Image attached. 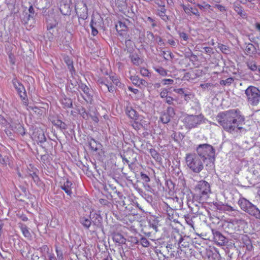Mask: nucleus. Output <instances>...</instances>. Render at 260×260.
<instances>
[{
    "instance_id": "f257e3e1",
    "label": "nucleus",
    "mask_w": 260,
    "mask_h": 260,
    "mask_svg": "<svg viewBox=\"0 0 260 260\" xmlns=\"http://www.w3.org/2000/svg\"><path fill=\"white\" fill-rule=\"evenodd\" d=\"M218 123L226 131L231 134H245L247 129L242 126L245 117L238 109H231L220 112L216 116Z\"/></svg>"
},
{
    "instance_id": "f03ea898",
    "label": "nucleus",
    "mask_w": 260,
    "mask_h": 260,
    "mask_svg": "<svg viewBox=\"0 0 260 260\" xmlns=\"http://www.w3.org/2000/svg\"><path fill=\"white\" fill-rule=\"evenodd\" d=\"M194 191L193 199L199 203L205 202L209 198V194L211 192L210 185L208 182L201 180L195 186Z\"/></svg>"
},
{
    "instance_id": "7ed1b4c3",
    "label": "nucleus",
    "mask_w": 260,
    "mask_h": 260,
    "mask_svg": "<svg viewBox=\"0 0 260 260\" xmlns=\"http://www.w3.org/2000/svg\"><path fill=\"white\" fill-rule=\"evenodd\" d=\"M185 162L187 166L193 173H199L204 168V161L196 153H187L185 156Z\"/></svg>"
},
{
    "instance_id": "20e7f679",
    "label": "nucleus",
    "mask_w": 260,
    "mask_h": 260,
    "mask_svg": "<svg viewBox=\"0 0 260 260\" xmlns=\"http://www.w3.org/2000/svg\"><path fill=\"white\" fill-rule=\"evenodd\" d=\"M238 205L241 210L260 220V210L254 205L245 198H240L238 201Z\"/></svg>"
},
{
    "instance_id": "39448f33",
    "label": "nucleus",
    "mask_w": 260,
    "mask_h": 260,
    "mask_svg": "<svg viewBox=\"0 0 260 260\" xmlns=\"http://www.w3.org/2000/svg\"><path fill=\"white\" fill-rule=\"evenodd\" d=\"M197 155L204 161L207 159L214 158L215 150L212 146L208 144H202L199 145L196 148Z\"/></svg>"
},
{
    "instance_id": "423d86ee",
    "label": "nucleus",
    "mask_w": 260,
    "mask_h": 260,
    "mask_svg": "<svg viewBox=\"0 0 260 260\" xmlns=\"http://www.w3.org/2000/svg\"><path fill=\"white\" fill-rule=\"evenodd\" d=\"M245 94L248 103L253 106H256L260 102V90L253 86H249L245 90Z\"/></svg>"
},
{
    "instance_id": "0eeeda50",
    "label": "nucleus",
    "mask_w": 260,
    "mask_h": 260,
    "mask_svg": "<svg viewBox=\"0 0 260 260\" xmlns=\"http://www.w3.org/2000/svg\"><path fill=\"white\" fill-rule=\"evenodd\" d=\"M204 117L202 114L198 115H190L185 117L184 121L186 126L189 129H191L204 122Z\"/></svg>"
},
{
    "instance_id": "6e6552de",
    "label": "nucleus",
    "mask_w": 260,
    "mask_h": 260,
    "mask_svg": "<svg viewBox=\"0 0 260 260\" xmlns=\"http://www.w3.org/2000/svg\"><path fill=\"white\" fill-rule=\"evenodd\" d=\"M46 19L47 23V29L50 30L57 25L59 21L60 16L57 14L50 13L46 16Z\"/></svg>"
},
{
    "instance_id": "1a4fd4ad",
    "label": "nucleus",
    "mask_w": 260,
    "mask_h": 260,
    "mask_svg": "<svg viewBox=\"0 0 260 260\" xmlns=\"http://www.w3.org/2000/svg\"><path fill=\"white\" fill-rule=\"evenodd\" d=\"M13 84L21 99L24 101L25 105L27 103V99L26 91L23 85L17 80L14 79L12 81Z\"/></svg>"
},
{
    "instance_id": "9d476101",
    "label": "nucleus",
    "mask_w": 260,
    "mask_h": 260,
    "mask_svg": "<svg viewBox=\"0 0 260 260\" xmlns=\"http://www.w3.org/2000/svg\"><path fill=\"white\" fill-rule=\"evenodd\" d=\"M79 87L84 92L85 95H82L84 100L90 104H91L92 101V96L91 94V90L90 89L84 84L81 83L79 85Z\"/></svg>"
},
{
    "instance_id": "9b49d317",
    "label": "nucleus",
    "mask_w": 260,
    "mask_h": 260,
    "mask_svg": "<svg viewBox=\"0 0 260 260\" xmlns=\"http://www.w3.org/2000/svg\"><path fill=\"white\" fill-rule=\"evenodd\" d=\"M23 16L21 17V21L26 26H32L35 23V16L28 13L27 12H24Z\"/></svg>"
},
{
    "instance_id": "f8f14e48",
    "label": "nucleus",
    "mask_w": 260,
    "mask_h": 260,
    "mask_svg": "<svg viewBox=\"0 0 260 260\" xmlns=\"http://www.w3.org/2000/svg\"><path fill=\"white\" fill-rule=\"evenodd\" d=\"M79 7H81V11L77 10V15L79 18L83 20L87 18V8L86 4L83 1L79 2Z\"/></svg>"
},
{
    "instance_id": "ddd939ff",
    "label": "nucleus",
    "mask_w": 260,
    "mask_h": 260,
    "mask_svg": "<svg viewBox=\"0 0 260 260\" xmlns=\"http://www.w3.org/2000/svg\"><path fill=\"white\" fill-rule=\"evenodd\" d=\"M164 208L168 215V218L171 221H175L176 220L175 217L177 216L175 210L167 203H165Z\"/></svg>"
},
{
    "instance_id": "4468645a",
    "label": "nucleus",
    "mask_w": 260,
    "mask_h": 260,
    "mask_svg": "<svg viewBox=\"0 0 260 260\" xmlns=\"http://www.w3.org/2000/svg\"><path fill=\"white\" fill-rule=\"evenodd\" d=\"M11 129L15 133L23 136L25 134L24 127L20 123L12 122L10 124Z\"/></svg>"
},
{
    "instance_id": "2eb2a0df",
    "label": "nucleus",
    "mask_w": 260,
    "mask_h": 260,
    "mask_svg": "<svg viewBox=\"0 0 260 260\" xmlns=\"http://www.w3.org/2000/svg\"><path fill=\"white\" fill-rule=\"evenodd\" d=\"M248 68L251 71L255 72V74L260 75V66L257 65L254 60H249L246 62Z\"/></svg>"
},
{
    "instance_id": "dca6fc26",
    "label": "nucleus",
    "mask_w": 260,
    "mask_h": 260,
    "mask_svg": "<svg viewBox=\"0 0 260 260\" xmlns=\"http://www.w3.org/2000/svg\"><path fill=\"white\" fill-rule=\"evenodd\" d=\"M88 144L91 150L93 151H97L98 150L101 149L102 145L98 141L95 139L90 138L88 139Z\"/></svg>"
},
{
    "instance_id": "f3484780",
    "label": "nucleus",
    "mask_w": 260,
    "mask_h": 260,
    "mask_svg": "<svg viewBox=\"0 0 260 260\" xmlns=\"http://www.w3.org/2000/svg\"><path fill=\"white\" fill-rule=\"evenodd\" d=\"M73 188V183L71 181L67 180L63 185L61 186V188L66 193L71 196L73 192L72 191V189Z\"/></svg>"
},
{
    "instance_id": "a211bd4d",
    "label": "nucleus",
    "mask_w": 260,
    "mask_h": 260,
    "mask_svg": "<svg viewBox=\"0 0 260 260\" xmlns=\"http://www.w3.org/2000/svg\"><path fill=\"white\" fill-rule=\"evenodd\" d=\"M60 11L63 15H70L71 12L70 4L68 3L62 2L60 4Z\"/></svg>"
},
{
    "instance_id": "6ab92c4d",
    "label": "nucleus",
    "mask_w": 260,
    "mask_h": 260,
    "mask_svg": "<svg viewBox=\"0 0 260 260\" xmlns=\"http://www.w3.org/2000/svg\"><path fill=\"white\" fill-rule=\"evenodd\" d=\"M60 101L64 108H71L73 106L72 100L65 95L62 96Z\"/></svg>"
},
{
    "instance_id": "aec40b11",
    "label": "nucleus",
    "mask_w": 260,
    "mask_h": 260,
    "mask_svg": "<svg viewBox=\"0 0 260 260\" xmlns=\"http://www.w3.org/2000/svg\"><path fill=\"white\" fill-rule=\"evenodd\" d=\"M189 245V237L188 236H182L181 235L180 241L179 240V243L178 244V248L181 249L182 247L186 248L188 247Z\"/></svg>"
},
{
    "instance_id": "412c9836",
    "label": "nucleus",
    "mask_w": 260,
    "mask_h": 260,
    "mask_svg": "<svg viewBox=\"0 0 260 260\" xmlns=\"http://www.w3.org/2000/svg\"><path fill=\"white\" fill-rule=\"evenodd\" d=\"M35 139L38 143H44L46 141V137L42 130H38L35 133L34 135Z\"/></svg>"
},
{
    "instance_id": "4be33fe9",
    "label": "nucleus",
    "mask_w": 260,
    "mask_h": 260,
    "mask_svg": "<svg viewBox=\"0 0 260 260\" xmlns=\"http://www.w3.org/2000/svg\"><path fill=\"white\" fill-rule=\"evenodd\" d=\"M233 9L235 12L242 17H244L246 14L243 10L242 7L238 3H234L233 4Z\"/></svg>"
},
{
    "instance_id": "5701e85b",
    "label": "nucleus",
    "mask_w": 260,
    "mask_h": 260,
    "mask_svg": "<svg viewBox=\"0 0 260 260\" xmlns=\"http://www.w3.org/2000/svg\"><path fill=\"white\" fill-rule=\"evenodd\" d=\"M113 240L116 243L119 244H124L126 242V239L123 236L119 233L114 234L113 236Z\"/></svg>"
},
{
    "instance_id": "b1692460",
    "label": "nucleus",
    "mask_w": 260,
    "mask_h": 260,
    "mask_svg": "<svg viewBox=\"0 0 260 260\" xmlns=\"http://www.w3.org/2000/svg\"><path fill=\"white\" fill-rule=\"evenodd\" d=\"M19 226L23 236L27 239H30L31 237V235L29 231L28 228L23 224H21Z\"/></svg>"
},
{
    "instance_id": "393cba45",
    "label": "nucleus",
    "mask_w": 260,
    "mask_h": 260,
    "mask_svg": "<svg viewBox=\"0 0 260 260\" xmlns=\"http://www.w3.org/2000/svg\"><path fill=\"white\" fill-rule=\"evenodd\" d=\"M80 223L86 229H89L91 225V222L89 218L83 217L80 219Z\"/></svg>"
},
{
    "instance_id": "a878e982",
    "label": "nucleus",
    "mask_w": 260,
    "mask_h": 260,
    "mask_svg": "<svg viewBox=\"0 0 260 260\" xmlns=\"http://www.w3.org/2000/svg\"><path fill=\"white\" fill-rule=\"evenodd\" d=\"M181 235L179 233H177V234H174L171 236L170 243H173L175 247H178V244L179 243V240L180 241V238H181Z\"/></svg>"
},
{
    "instance_id": "bb28decb",
    "label": "nucleus",
    "mask_w": 260,
    "mask_h": 260,
    "mask_svg": "<svg viewBox=\"0 0 260 260\" xmlns=\"http://www.w3.org/2000/svg\"><path fill=\"white\" fill-rule=\"evenodd\" d=\"M64 61L67 64L68 69H69L70 72L71 73L75 72V69L73 66V62L71 59H70V57L69 56H65L64 57Z\"/></svg>"
},
{
    "instance_id": "cd10ccee",
    "label": "nucleus",
    "mask_w": 260,
    "mask_h": 260,
    "mask_svg": "<svg viewBox=\"0 0 260 260\" xmlns=\"http://www.w3.org/2000/svg\"><path fill=\"white\" fill-rule=\"evenodd\" d=\"M149 153L151 154V156L156 161H160L161 157L160 155L157 152V151L153 148H151L149 149Z\"/></svg>"
},
{
    "instance_id": "c85d7f7f",
    "label": "nucleus",
    "mask_w": 260,
    "mask_h": 260,
    "mask_svg": "<svg viewBox=\"0 0 260 260\" xmlns=\"http://www.w3.org/2000/svg\"><path fill=\"white\" fill-rule=\"evenodd\" d=\"M126 112L127 115L132 119H136L137 117L136 111L131 107L127 108Z\"/></svg>"
},
{
    "instance_id": "c756f323",
    "label": "nucleus",
    "mask_w": 260,
    "mask_h": 260,
    "mask_svg": "<svg viewBox=\"0 0 260 260\" xmlns=\"http://www.w3.org/2000/svg\"><path fill=\"white\" fill-rule=\"evenodd\" d=\"M171 118L172 117H170L169 115L165 112L161 114L160 119L163 123L166 124L170 121Z\"/></svg>"
},
{
    "instance_id": "7c9ffc66",
    "label": "nucleus",
    "mask_w": 260,
    "mask_h": 260,
    "mask_svg": "<svg viewBox=\"0 0 260 260\" xmlns=\"http://www.w3.org/2000/svg\"><path fill=\"white\" fill-rule=\"evenodd\" d=\"M255 51V48L254 45L252 44H248L245 48V51L247 54H253Z\"/></svg>"
},
{
    "instance_id": "2f4dec72",
    "label": "nucleus",
    "mask_w": 260,
    "mask_h": 260,
    "mask_svg": "<svg viewBox=\"0 0 260 260\" xmlns=\"http://www.w3.org/2000/svg\"><path fill=\"white\" fill-rule=\"evenodd\" d=\"M234 82V79L232 77L228 78L225 80H222L220 81L221 85L230 86Z\"/></svg>"
},
{
    "instance_id": "473e14b6",
    "label": "nucleus",
    "mask_w": 260,
    "mask_h": 260,
    "mask_svg": "<svg viewBox=\"0 0 260 260\" xmlns=\"http://www.w3.org/2000/svg\"><path fill=\"white\" fill-rule=\"evenodd\" d=\"M180 6L186 14L189 15H190V13H191V11L193 8L192 7H190L189 5H185L184 4H181Z\"/></svg>"
},
{
    "instance_id": "72a5a7b5",
    "label": "nucleus",
    "mask_w": 260,
    "mask_h": 260,
    "mask_svg": "<svg viewBox=\"0 0 260 260\" xmlns=\"http://www.w3.org/2000/svg\"><path fill=\"white\" fill-rule=\"evenodd\" d=\"M54 125L61 129H66L67 128L66 124L60 120H57L55 122Z\"/></svg>"
},
{
    "instance_id": "f704fd0d",
    "label": "nucleus",
    "mask_w": 260,
    "mask_h": 260,
    "mask_svg": "<svg viewBox=\"0 0 260 260\" xmlns=\"http://www.w3.org/2000/svg\"><path fill=\"white\" fill-rule=\"evenodd\" d=\"M171 137L174 140V141H178L179 140H182L184 136L180 133H177L174 132L171 135Z\"/></svg>"
},
{
    "instance_id": "c9c22d12",
    "label": "nucleus",
    "mask_w": 260,
    "mask_h": 260,
    "mask_svg": "<svg viewBox=\"0 0 260 260\" xmlns=\"http://www.w3.org/2000/svg\"><path fill=\"white\" fill-rule=\"evenodd\" d=\"M130 79L132 81L133 83L136 85L142 83V80H140V78L137 76H132L130 77Z\"/></svg>"
},
{
    "instance_id": "e433bc0d",
    "label": "nucleus",
    "mask_w": 260,
    "mask_h": 260,
    "mask_svg": "<svg viewBox=\"0 0 260 260\" xmlns=\"http://www.w3.org/2000/svg\"><path fill=\"white\" fill-rule=\"evenodd\" d=\"M140 243L144 247H148L150 245L149 241L145 237L141 238Z\"/></svg>"
},
{
    "instance_id": "4c0bfd02",
    "label": "nucleus",
    "mask_w": 260,
    "mask_h": 260,
    "mask_svg": "<svg viewBox=\"0 0 260 260\" xmlns=\"http://www.w3.org/2000/svg\"><path fill=\"white\" fill-rule=\"evenodd\" d=\"M184 219L189 225L192 228L193 227L194 222L192 221V218L189 215H185Z\"/></svg>"
},
{
    "instance_id": "58836bf2",
    "label": "nucleus",
    "mask_w": 260,
    "mask_h": 260,
    "mask_svg": "<svg viewBox=\"0 0 260 260\" xmlns=\"http://www.w3.org/2000/svg\"><path fill=\"white\" fill-rule=\"evenodd\" d=\"M131 60L134 64L136 65H139L140 64V58L137 55H133L131 56Z\"/></svg>"
},
{
    "instance_id": "ea45409f",
    "label": "nucleus",
    "mask_w": 260,
    "mask_h": 260,
    "mask_svg": "<svg viewBox=\"0 0 260 260\" xmlns=\"http://www.w3.org/2000/svg\"><path fill=\"white\" fill-rule=\"evenodd\" d=\"M79 114L81 116L85 119H87L88 118V114L86 112L85 109L84 108H82L79 110Z\"/></svg>"
},
{
    "instance_id": "a19ab883",
    "label": "nucleus",
    "mask_w": 260,
    "mask_h": 260,
    "mask_svg": "<svg viewBox=\"0 0 260 260\" xmlns=\"http://www.w3.org/2000/svg\"><path fill=\"white\" fill-rule=\"evenodd\" d=\"M147 34V40H148V43H152L154 41V36L152 32L148 31L146 32Z\"/></svg>"
},
{
    "instance_id": "79ce46f5",
    "label": "nucleus",
    "mask_w": 260,
    "mask_h": 260,
    "mask_svg": "<svg viewBox=\"0 0 260 260\" xmlns=\"http://www.w3.org/2000/svg\"><path fill=\"white\" fill-rule=\"evenodd\" d=\"M116 28L118 31L122 30L125 31L126 28V26L123 23L119 22V24L116 25Z\"/></svg>"
},
{
    "instance_id": "37998d69",
    "label": "nucleus",
    "mask_w": 260,
    "mask_h": 260,
    "mask_svg": "<svg viewBox=\"0 0 260 260\" xmlns=\"http://www.w3.org/2000/svg\"><path fill=\"white\" fill-rule=\"evenodd\" d=\"M55 251L57 254V260H63V253L61 250L59 249L58 247H56Z\"/></svg>"
},
{
    "instance_id": "c03bdc74",
    "label": "nucleus",
    "mask_w": 260,
    "mask_h": 260,
    "mask_svg": "<svg viewBox=\"0 0 260 260\" xmlns=\"http://www.w3.org/2000/svg\"><path fill=\"white\" fill-rule=\"evenodd\" d=\"M168 115L171 117H173L175 115V111L173 108L171 107H169L167 109V112H166Z\"/></svg>"
},
{
    "instance_id": "a18cd8bd",
    "label": "nucleus",
    "mask_w": 260,
    "mask_h": 260,
    "mask_svg": "<svg viewBox=\"0 0 260 260\" xmlns=\"http://www.w3.org/2000/svg\"><path fill=\"white\" fill-rule=\"evenodd\" d=\"M29 175L32 178L35 182L38 184L40 181L39 176L36 174L35 172L29 174Z\"/></svg>"
},
{
    "instance_id": "49530a36",
    "label": "nucleus",
    "mask_w": 260,
    "mask_h": 260,
    "mask_svg": "<svg viewBox=\"0 0 260 260\" xmlns=\"http://www.w3.org/2000/svg\"><path fill=\"white\" fill-rule=\"evenodd\" d=\"M155 71L162 76H165L167 74V72L163 68L160 67L155 69Z\"/></svg>"
},
{
    "instance_id": "de8ad7c7",
    "label": "nucleus",
    "mask_w": 260,
    "mask_h": 260,
    "mask_svg": "<svg viewBox=\"0 0 260 260\" xmlns=\"http://www.w3.org/2000/svg\"><path fill=\"white\" fill-rule=\"evenodd\" d=\"M9 161L8 157L5 156L3 157L0 154V163L3 165H6Z\"/></svg>"
},
{
    "instance_id": "09e8293b",
    "label": "nucleus",
    "mask_w": 260,
    "mask_h": 260,
    "mask_svg": "<svg viewBox=\"0 0 260 260\" xmlns=\"http://www.w3.org/2000/svg\"><path fill=\"white\" fill-rule=\"evenodd\" d=\"M166 12H158L157 14L159 16V17L165 22H167L169 20V17L166 15Z\"/></svg>"
},
{
    "instance_id": "8fccbe9b",
    "label": "nucleus",
    "mask_w": 260,
    "mask_h": 260,
    "mask_svg": "<svg viewBox=\"0 0 260 260\" xmlns=\"http://www.w3.org/2000/svg\"><path fill=\"white\" fill-rule=\"evenodd\" d=\"M219 254L217 253H213L211 251L208 252L209 260H214Z\"/></svg>"
},
{
    "instance_id": "3c124183",
    "label": "nucleus",
    "mask_w": 260,
    "mask_h": 260,
    "mask_svg": "<svg viewBox=\"0 0 260 260\" xmlns=\"http://www.w3.org/2000/svg\"><path fill=\"white\" fill-rule=\"evenodd\" d=\"M183 96L184 100L188 102L189 100L193 97V94L189 91L187 93H186V94H184Z\"/></svg>"
},
{
    "instance_id": "603ef678",
    "label": "nucleus",
    "mask_w": 260,
    "mask_h": 260,
    "mask_svg": "<svg viewBox=\"0 0 260 260\" xmlns=\"http://www.w3.org/2000/svg\"><path fill=\"white\" fill-rule=\"evenodd\" d=\"M100 83L102 85H104L106 88H107V89H108V91L109 92H113V91H114V86H109L107 84L104 83L103 81L100 82Z\"/></svg>"
},
{
    "instance_id": "864d4df0",
    "label": "nucleus",
    "mask_w": 260,
    "mask_h": 260,
    "mask_svg": "<svg viewBox=\"0 0 260 260\" xmlns=\"http://www.w3.org/2000/svg\"><path fill=\"white\" fill-rule=\"evenodd\" d=\"M180 38L185 41H187L188 39V36L187 34L184 32H179Z\"/></svg>"
},
{
    "instance_id": "5fc2aeb1",
    "label": "nucleus",
    "mask_w": 260,
    "mask_h": 260,
    "mask_svg": "<svg viewBox=\"0 0 260 260\" xmlns=\"http://www.w3.org/2000/svg\"><path fill=\"white\" fill-rule=\"evenodd\" d=\"M168 89L164 88L160 93V96L161 98H166L168 96Z\"/></svg>"
},
{
    "instance_id": "6e6d98bb",
    "label": "nucleus",
    "mask_w": 260,
    "mask_h": 260,
    "mask_svg": "<svg viewBox=\"0 0 260 260\" xmlns=\"http://www.w3.org/2000/svg\"><path fill=\"white\" fill-rule=\"evenodd\" d=\"M216 236L218 237L219 240L221 241V242L220 243L221 245H222V244H223L224 243V241H225V238L220 233L217 232L216 234Z\"/></svg>"
},
{
    "instance_id": "4d7b16f0",
    "label": "nucleus",
    "mask_w": 260,
    "mask_h": 260,
    "mask_svg": "<svg viewBox=\"0 0 260 260\" xmlns=\"http://www.w3.org/2000/svg\"><path fill=\"white\" fill-rule=\"evenodd\" d=\"M141 179L145 182H148L150 181V178L146 174L141 173Z\"/></svg>"
},
{
    "instance_id": "13d9d810",
    "label": "nucleus",
    "mask_w": 260,
    "mask_h": 260,
    "mask_svg": "<svg viewBox=\"0 0 260 260\" xmlns=\"http://www.w3.org/2000/svg\"><path fill=\"white\" fill-rule=\"evenodd\" d=\"M140 73L143 76H148L149 72L148 70L145 68H142L140 70Z\"/></svg>"
},
{
    "instance_id": "bf43d9fd",
    "label": "nucleus",
    "mask_w": 260,
    "mask_h": 260,
    "mask_svg": "<svg viewBox=\"0 0 260 260\" xmlns=\"http://www.w3.org/2000/svg\"><path fill=\"white\" fill-rule=\"evenodd\" d=\"M117 195L122 202V206H125L126 205V204L125 203L124 199H125L126 198L122 195V193L119 191L117 192Z\"/></svg>"
},
{
    "instance_id": "052dcab7",
    "label": "nucleus",
    "mask_w": 260,
    "mask_h": 260,
    "mask_svg": "<svg viewBox=\"0 0 260 260\" xmlns=\"http://www.w3.org/2000/svg\"><path fill=\"white\" fill-rule=\"evenodd\" d=\"M9 8L11 10L12 13L16 14L18 12V8H16L15 5H10Z\"/></svg>"
},
{
    "instance_id": "680f3d73",
    "label": "nucleus",
    "mask_w": 260,
    "mask_h": 260,
    "mask_svg": "<svg viewBox=\"0 0 260 260\" xmlns=\"http://www.w3.org/2000/svg\"><path fill=\"white\" fill-rule=\"evenodd\" d=\"M215 8H217L218 10L222 12H225L226 11L225 7L221 5L216 4L215 6Z\"/></svg>"
},
{
    "instance_id": "e2e57ef3",
    "label": "nucleus",
    "mask_w": 260,
    "mask_h": 260,
    "mask_svg": "<svg viewBox=\"0 0 260 260\" xmlns=\"http://www.w3.org/2000/svg\"><path fill=\"white\" fill-rule=\"evenodd\" d=\"M162 82L164 85L172 84L174 80L171 79H164L162 80Z\"/></svg>"
},
{
    "instance_id": "0e129e2a",
    "label": "nucleus",
    "mask_w": 260,
    "mask_h": 260,
    "mask_svg": "<svg viewBox=\"0 0 260 260\" xmlns=\"http://www.w3.org/2000/svg\"><path fill=\"white\" fill-rule=\"evenodd\" d=\"M203 49L204 50L205 52L207 54H211L213 53L212 51V48L209 47H204L203 48Z\"/></svg>"
},
{
    "instance_id": "69168bd1",
    "label": "nucleus",
    "mask_w": 260,
    "mask_h": 260,
    "mask_svg": "<svg viewBox=\"0 0 260 260\" xmlns=\"http://www.w3.org/2000/svg\"><path fill=\"white\" fill-rule=\"evenodd\" d=\"M174 100V99L173 98H172L171 96H168L166 98V102L169 105L172 104L173 103Z\"/></svg>"
},
{
    "instance_id": "338daca9",
    "label": "nucleus",
    "mask_w": 260,
    "mask_h": 260,
    "mask_svg": "<svg viewBox=\"0 0 260 260\" xmlns=\"http://www.w3.org/2000/svg\"><path fill=\"white\" fill-rule=\"evenodd\" d=\"M110 79L112 80V81L113 82V83L114 84H115V85H116L117 86L119 83V81L118 79L116 77H115L114 76H111V77H110Z\"/></svg>"
},
{
    "instance_id": "774afa93",
    "label": "nucleus",
    "mask_w": 260,
    "mask_h": 260,
    "mask_svg": "<svg viewBox=\"0 0 260 260\" xmlns=\"http://www.w3.org/2000/svg\"><path fill=\"white\" fill-rule=\"evenodd\" d=\"M175 246L173 243H168L166 246V248L168 252L170 251V250L172 249Z\"/></svg>"
}]
</instances>
